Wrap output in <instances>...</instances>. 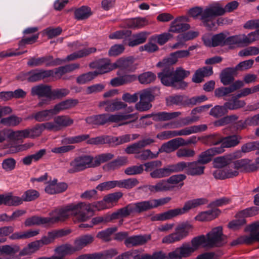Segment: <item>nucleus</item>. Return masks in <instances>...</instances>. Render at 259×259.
<instances>
[{
  "mask_svg": "<svg viewBox=\"0 0 259 259\" xmlns=\"http://www.w3.org/2000/svg\"><path fill=\"white\" fill-rule=\"evenodd\" d=\"M206 237L204 235H202L193 238L191 240L192 246L189 243H184V244H187L189 245V246L192 249V251L191 252V255L192 253H193L196 250H197L199 246L202 245L204 247L205 246V244H206Z\"/></svg>",
  "mask_w": 259,
  "mask_h": 259,
  "instance_id": "nucleus-46",
  "label": "nucleus"
},
{
  "mask_svg": "<svg viewBox=\"0 0 259 259\" xmlns=\"http://www.w3.org/2000/svg\"><path fill=\"white\" fill-rule=\"evenodd\" d=\"M20 250V247L17 245L11 246L5 245L0 246V254L7 255H13Z\"/></svg>",
  "mask_w": 259,
  "mask_h": 259,
  "instance_id": "nucleus-60",
  "label": "nucleus"
},
{
  "mask_svg": "<svg viewBox=\"0 0 259 259\" xmlns=\"http://www.w3.org/2000/svg\"><path fill=\"white\" fill-rule=\"evenodd\" d=\"M69 164L71 168L67 170L69 174H74L88 168L94 167L93 157L87 155L76 157L70 161Z\"/></svg>",
  "mask_w": 259,
  "mask_h": 259,
  "instance_id": "nucleus-5",
  "label": "nucleus"
},
{
  "mask_svg": "<svg viewBox=\"0 0 259 259\" xmlns=\"http://www.w3.org/2000/svg\"><path fill=\"white\" fill-rule=\"evenodd\" d=\"M180 147H181L180 138H176L163 144L157 153L158 154L162 152L169 153L178 149Z\"/></svg>",
  "mask_w": 259,
  "mask_h": 259,
  "instance_id": "nucleus-31",
  "label": "nucleus"
},
{
  "mask_svg": "<svg viewBox=\"0 0 259 259\" xmlns=\"http://www.w3.org/2000/svg\"><path fill=\"white\" fill-rule=\"evenodd\" d=\"M136 213L139 214L137 203H132L118 209L117 211L112 213L110 215L112 221L120 217L126 218L129 215H134Z\"/></svg>",
  "mask_w": 259,
  "mask_h": 259,
  "instance_id": "nucleus-12",
  "label": "nucleus"
},
{
  "mask_svg": "<svg viewBox=\"0 0 259 259\" xmlns=\"http://www.w3.org/2000/svg\"><path fill=\"white\" fill-rule=\"evenodd\" d=\"M243 86V82L238 80L228 87H221L216 89L214 91V96L218 98H221L234 92Z\"/></svg>",
  "mask_w": 259,
  "mask_h": 259,
  "instance_id": "nucleus-20",
  "label": "nucleus"
},
{
  "mask_svg": "<svg viewBox=\"0 0 259 259\" xmlns=\"http://www.w3.org/2000/svg\"><path fill=\"white\" fill-rule=\"evenodd\" d=\"M40 243L39 240L29 243L27 247L20 251L19 255L24 256L36 252L42 247Z\"/></svg>",
  "mask_w": 259,
  "mask_h": 259,
  "instance_id": "nucleus-43",
  "label": "nucleus"
},
{
  "mask_svg": "<svg viewBox=\"0 0 259 259\" xmlns=\"http://www.w3.org/2000/svg\"><path fill=\"white\" fill-rule=\"evenodd\" d=\"M28 74L27 81L29 82H35L53 76L54 71L53 70L35 69L28 71Z\"/></svg>",
  "mask_w": 259,
  "mask_h": 259,
  "instance_id": "nucleus-13",
  "label": "nucleus"
},
{
  "mask_svg": "<svg viewBox=\"0 0 259 259\" xmlns=\"http://www.w3.org/2000/svg\"><path fill=\"white\" fill-rule=\"evenodd\" d=\"M155 90L159 91V89L154 87L153 88L144 90L139 93V97L141 100L150 103L154 100L155 97L153 95V93Z\"/></svg>",
  "mask_w": 259,
  "mask_h": 259,
  "instance_id": "nucleus-52",
  "label": "nucleus"
},
{
  "mask_svg": "<svg viewBox=\"0 0 259 259\" xmlns=\"http://www.w3.org/2000/svg\"><path fill=\"white\" fill-rule=\"evenodd\" d=\"M202 39L204 45L208 47L225 46V34L224 33L213 35L211 37L205 36Z\"/></svg>",
  "mask_w": 259,
  "mask_h": 259,
  "instance_id": "nucleus-23",
  "label": "nucleus"
},
{
  "mask_svg": "<svg viewBox=\"0 0 259 259\" xmlns=\"http://www.w3.org/2000/svg\"><path fill=\"white\" fill-rule=\"evenodd\" d=\"M242 138L239 135H232L227 137H222V144L219 147H217V148H221L222 151L220 153L224 152L225 148H232L237 146L240 143Z\"/></svg>",
  "mask_w": 259,
  "mask_h": 259,
  "instance_id": "nucleus-25",
  "label": "nucleus"
},
{
  "mask_svg": "<svg viewBox=\"0 0 259 259\" xmlns=\"http://www.w3.org/2000/svg\"><path fill=\"white\" fill-rule=\"evenodd\" d=\"M131 141L130 135H124L120 137H113L106 135V144L113 146L121 145Z\"/></svg>",
  "mask_w": 259,
  "mask_h": 259,
  "instance_id": "nucleus-39",
  "label": "nucleus"
},
{
  "mask_svg": "<svg viewBox=\"0 0 259 259\" xmlns=\"http://www.w3.org/2000/svg\"><path fill=\"white\" fill-rule=\"evenodd\" d=\"M54 121L57 124L59 131L62 127L70 126L73 123V120L68 116L59 115L54 118Z\"/></svg>",
  "mask_w": 259,
  "mask_h": 259,
  "instance_id": "nucleus-49",
  "label": "nucleus"
},
{
  "mask_svg": "<svg viewBox=\"0 0 259 259\" xmlns=\"http://www.w3.org/2000/svg\"><path fill=\"white\" fill-rule=\"evenodd\" d=\"M114 66L115 68H119L120 71L123 70L127 72H134L137 68L134 65V59L132 57L120 58L114 64Z\"/></svg>",
  "mask_w": 259,
  "mask_h": 259,
  "instance_id": "nucleus-22",
  "label": "nucleus"
},
{
  "mask_svg": "<svg viewBox=\"0 0 259 259\" xmlns=\"http://www.w3.org/2000/svg\"><path fill=\"white\" fill-rule=\"evenodd\" d=\"M47 59V55L38 58L30 57L27 63V65L31 67L40 66L43 65L46 66L48 61Z\"/></svg>",
  "mask_w": 259,
  "mask_h": 259,
  "instance_id": "nucleus-57",
  "label": "nucleus"
},
{
  "mask_svg": "<svg viewBox=\"0 0 259 259\" xmlns=\"http://www.w3.org/2000/svg\"><path fill=\"white\" fill-rule=\"evenodd\" d=\"M240 97H237V94L233 95L228 102L225 103V105L229 110H237L244 107L246 103L243 100H238Z\"/></svg>",
  "mask_w": 259,
  "mask_h": 259,
  "instance_id": "nucleus-41",
  "label": "nucleus"
},
{
  "mask_svg": "<svg viewBox=\"0 0 259 259\" xmlns=\"http://www.w3.org/2000/svg\"><path fill=\"white\" fill-rule=\"evenodd\" d=\"M174 79L176 89H184L187 86V83L183 80L190 74V72L185 70L182 67L174 70Z\"/></svg>",
  "mask_w": 259,
  "mask_h": 259,
  "instance_id": "nucleus-18",
  "label": "nucleus"
},
{
  "mask_svg": "<svg viewBox=\"0 0 259 259\" xmlns=\"http://www.w3.org/2000/svg\"><path fill=\"white\" fill-rule=\"evenodd\" d=\"M106 115V123L107 122H118L119 121L131 120L130 121L125 122L120 125L127 124L130 122L136 121L138 118V114L137 113L125 114L123 113H119L116 114H105Z\"/></svg>",
  "mask_w": 259,
  "mask_h": 259,
  "instance_id": "nucleus-14",
  "label": "nucleus"
},
{
  "mask_svg": "<svg viewBox=\"0 0 259 259\" xmlns=\"http://www.w3.org/2000/svg\"><path fill=\"white\" fill-rule=\"evenodd\" d=\"M206 237L207 247H219L224 245L227 242V236L223 234V228L221 226L212 229Z\"/></svg>",
  "mask_w": 259,
  "mask_h": 259,
  "instance_id": "nucleus-4",
  "label": "nucleus"
},
{
  "mask_svg": "<svg viewBox=\"0 0 259 259\" xmlns=\"http://www.w3.org/2000/svg\"><path fill=\"white\" fill-rule=\"evenodd\" d=\"M156 75L151 71H147L139 74L137 76L139 82L142 84H148L155 81Z\"/></svg>",
  "mask_w": 259,
  "mask_h": 259,
  "instance_id": "nucleus-48",
  "label": "nucleus"
},
{
  "mask_svg": "<svg viewBox=\"0 0 259 259\" xmlns=\"http://www.w3.org/2000/svg\"><path fill=\"white\" fill-rule=\"evenodd\" d=\"M172 173H177L176 163L163 168H156L150 173V176L153 179H160L169 176Z\"/></svg>",
  "mask_w": 259,
  "mask_h": 259,
  "instance_id": "nucleus-24",
  "label": "nucleus"
},
{
  "mask_svg": "<svg viewBox=\"0 0 259 259\" xmlns=\"http://www.w3.org/2000/svg\"><path fill=\"white\" fill-rule=\"evenodd\" d=\"M192 226L188 223H182L177 225L175 232L165 236L162 239V242L170 244L178 242L186 238L189 234Z\"/></svg>",
  "mask_w": 259,
  "mask_h": 259,
  "instance_id": "nucleus-6",
  "label": "nucleus"
},
{
  "mask_svg": "<svg viewBox=\"0 0 259 259\" xmlns=\"http://www.w3.org/2000/svg\"><path fill=\"white\" fill-rule=\"evenodd\" d=\"M93 210L91 208V204L84 202H79L76 204H69L60 209H56L50 213L51 217L42 218L34 215L27 218L24 223L25 226L30 227L34 225L43 224H50L63 222L67 219L70 214L76 216V219L79 222H85L90 217L88 214L91 213L92 215Z\"/></svg>",
  "mask_w": 259,
  "mask_h": 259,
  "instance_id": "nucleus-1",
  "label": "nucleus"
},
{
  "mask_svg": "<svg viewBox=\"0 0 259 259\" xmlns=\"http://www.w3.org/2000/svg\"><path fill=\"white\" fill-rule=\"evenodd\" d=\"M174 188V186L168 184L167 180H161L157 182L154 185H153V194L158 192L171 191Z\"/></svg>",
  "mask_w": 259,
  "mask_h": 259,
  "instance_id": "nucleus-42",
  "label": "nucleus"
},
{
  "mask_svg": "<svg viewBox=\"0 0 259 259\" xmlns=\"http://www.w3.org/2000/svg\"><path fill=\"white\" fill-rule=\"evenodd\" d=\"M183 17H178L170 24L168 29L169 32L181 33L189 30L190 26L189 24L183 22Z\"/></svg>",
  "mask_w": 259,
  "mask_h": 259,
  "instance_id": "nucleus-28",
  "label": "nucleus"
},
{
  "mask_svg": "<svg viewBox=\"0 0 259 259\" xmlns=\"http://www.w3.org/2000/svg\"><path fill=\"white\" fill-rule=\"evenodd\" d=\"M207 129L206 124L195 125L186 127L180 130H176L175 136H188L193 134H196L205 131Z\"/></svg>",
  "mask_w": 259,
  "mask_h": 259,
  "instance_id": "nucleus-27",
  "label": "nucleus"
},
{
  "mask_svg": "<svg viewBox=\"0 0 259 259\" xmlns=\"http://www.w3.org/2000/svg\"><path fill=\"white\" fill-rule=\"evenodd\" d=\"M170 200V197H167L157 199H150L136 203L139 213H141L142 212L146 211L159 206L163 205L169 202Z\"/></svg>",
  "mask_w": 259,
  "mask_h": 259,
  "instance_id": "nucleus-10",
  "label": "nucleus"
},
{
  "mask_svg": "<svg viewBox=\"0 0 259 259\" xmlns=\"http://www.w3.org/2000/svg\"><path fill=\"white\" fill-rule=\"evenodd\" d=\"M167 64V65L163 67L161 72L158 73L157 76L163 84L167 87H172L175 89L174 67L171 64Z\"/></svg>",
  "mask_w": 259,
  "mask_h": 259,
  "instance_id": "nucleus-11",
  "label": "nucleus"
},
{
  "mask_svg": "<svg viewBox=\"0 0 259 259\" xmlns=\"http://www.w3.org/2000/svg\"><path fill=\"white\" fill-rule=\"evenodd\" d=\"M139 184V181L136 178H129L122 180L118 181V187L131 189Z\"/></svg>",
  "mask_w": 259,
  "mask_h": 259,
  "instance_id": "nucleus-54",
  "label": "nucleus"
},
{
  "mask_svg": "<svg viewBox=\"0 0 259 259\" xmlns=\"http://www.w3.org/2000/svg\"><path fill=\"white\" fill-rule=\"evenodd\" d=\"M147 23L145 18H136L127 20L126 24L128 28L139 29L145 26Z\"/></svg>",
  "mask_w": 259,
  "mask_h": 259,
  "instance_id": "nucleus-53",
  "label": "nucleus"
},
{
  "mask_svg": "<svg viewBox=\"0 0 259 259\" xmlns=\"http://www.w3.org/2000/svg\"><path fill=\"white\" fill-rule=\"evenodd\" d=\"M55 254L52 255L54 259H66V256L74 254L72 244L65 243L56 246L54 250Z\"/></svg>",
  "mask_w": 259,
  "mask_h": 259,
  "instance_id": "nucleus-17",
  "label": "nucleus"
},
{
  "mask_svg": "<svg viewBox=\"0 0 259 259\" xmlns=\"http://www.w3.org/2000/svg\"><path fill=\"white\" fill-rule=\"evenodd\" d=\"M190 55L189 51L180 50L171 54V57L166 59H164L162 62H158V66H160L161 64H171L173 65L177 62L178 58H181L188 57Z\"/></svg>",
  "mask_w": 259,
  "mask_h": 259,
  "instance_id": "nucleus-35",
  "label": "nucleus"
},
{
  "mask_svg": "<svg viewBox=\"0 0 259 259\" xmlns=\"http://www.w3.org/2000/svg\"><path fill=\"white\" fill-rule=\"evenodd\" d=\"M100 107H103L106 112H111L120 110L127 107V104L116 99L107 100L99 103Z\"/></svg>",
  "mask_w": 259,
  "mask_h": 259,
  "instance_id": "nucleus-15",
  "label": "nucleus"
},
{
  "mask_svg": "<svg viewBox=\"0 0 259 259\" xmlns=\"http://www.w3.org/2000/svg\"><path fill=\"white\" fill-rule=\"evenodd\" d=\"M241 157V152L237 151L226 156L217 157L214 160V166L218 168H224L235 158Z\"/></svg>",
  "mask_w": 259,
  "mask_h": 259,
  "instance_id": "nucleus-29",
  "label": "nucleus"
},
{
  "mask_svg": "<svg viewBox=\"0 0 259 259\" xmlns=\"http://www.w3.org/2000/svg\"><path fill=\"white\" fill-rule=\"evenodd\" d=\"M238 3L234 1L228 3L224 8L217 4L213 5L214 18L223 15L226 12H231L236 9L238 6Z\"/></svg>",
  "mask_w": 259,
  "mask_h": 259,
  "instance_id": "nucleus-30",
  "label": "nucleus"
},
{
  "mask_svg": "<svg viewBox=\"0 0 259 259\" xmlns=\"http://www.w3.org/2000/svg\"><path fill=\"white\" fill-rule=\"evenodd\" d=\"M85 121L91 125H103L106 123V115L102 114L89 116L85 118Z\"/></svg>",
  "mask_w": 259,
  "mask_h": 259,
  "instance_id": "nucleus-50",
  "label": "nucleus"
},
{
  "mask_svg": "<svg viewBox=\"0 0 259 259\" xmlns=\"http://www.w3.org/2000/svg\"><path fill=\"white\" fill-rule=\"evenodd\" d=\"M237 74L238 73L234 67L226 68L220 73L221 82L224 85H230L234 82V76Z\"/></svg>",
  "mask_w": 259,
  "mask_h": 259,
  "instance_id": "nucleus-26",
  "label": "nucleus"
},
{
  "mask_svg": "<svg viewBox=\"0 0 259 259\" xmlns=\"http://www.w3.org/2000/svg\"><path fill=\"white\" fill-rule=\"evenodd\" d=\"M177 172L186 170L188 175L200 176L204 174L205 166L198 160L193 162L180 161L176 163Z\"/></svg>",
  "mask_w": 259,
  "mask_h": 259,
  "instance_id": "nucleus-8",
  "label": "nucleus"
},
{
  "mask_svg": "<svg viewBox=\"0 0 259 259\" xmlns=\"http://www.w3.org/2000/svg\"><path fill=\"white\" fill-rule=\"evenodd\" d=\"M67 187V184L63 182L58 184H49L45 188V191L49 194H55L64 192Z\"/></svg>",
  "mask_w": 259,
  "mask_h": 259,
  "instance_id": "nucleus-40",
  "label": "nucleus"
},
{
  "mask_svg": "<svg viewBox=\"0 0 259 259\" xmlns=\"http://www.w3.org/2000/svg\"><path fill=\"white\" fill-rule=\"evenodd\" d=\"M56 115L53 108L36 112L32 115V118L36 121L41 122L51 120Z\"/></svg>",
  "mask_w": 259,
  "mask_h": 259,
  "instance_id": "nucleus-34",
  "label": "nucleus"
},
{
  "mask_svg": "<svg viewBox=\"0 0 259 259\" xmlns=\"http://www.w3.org/2000/svg\"><path fill=\"white\" fill-rule=\"evenodd\" d=\"M118 253L116 248H111L102 252H96L97 259H110Z\"/></svg>",
  "mask_w": 259,
  "mask_h": 259,
  "instance_id": "nucleus-64",
  "label": "nucleus"
},
{
  "mask_svg": "<svg viewBox=\"0 0 259 259\" xmlns=\"http://www.w3.org/2000/svg\"><path fill=\"white\" fill-rule=\"evenodd\" d=\"M98 76L97 72L90 71L86 73H83L76 78V82L80 84L87 83L92 80Z\"/></svg>",
  "mask_w": 259,
  "mask_h": 259,
  "instance_id": "nucleus-56",
  "label": "nucleus"
},
{
  "mask_svg": "<svg viewBox=\"0 0 259 259\" xmlns=\"http://www.w3.org/2000/svg\"><path fill=\"white\" fill-rule=\"evenodd\" d=\"M78 103L77 100L68 99L55 105L53 109L56 115L61 111L67 110L75 106Z\"/></svg>",
  "mask_w": 259,
  "mask_h": 259,
  "instance_id": "nucleus-37",
  "label": "nucleus"
},
{
  "mask_svg": "<svg viewBox=\"0 0 259 259\" xmlns=\"http://www.w3.org/2000/svg\"><path fill=\"white\" fill-rule=\"evenodd\" d=\"M213 74L211 67H203L197 69L192 77V81L195 83H200L203 81V78L209 76Z\"/></svg>",
  "mask_w": 259,
  "mask_h": 259,
  "instance_id": "nucleus-33",
  "label": "nucleus"
},
{
  "mask_svg": "<svg viewBox=\"0 0 259 259\" xmlns=\"http://www.w3.org/2000/svg\"><path fill=\"white\" fill-rule=\"evenodd\" d=\"M118 77L112 78L110 80V84L113 87H119L124 84L131 83L137 80V76L136 74H126L121 75L120 71L117 72Z\"/></svg>",
  "mask_w": 259,
  "mask_h": 259,
  "instance_id": "nucleus-19",
  "label": "nucleus"
},
{
  "mask_svg": "<svg viewBox=\"0 0 259 259\" xmlns=\"http://www.w3.org/2000/svg\"><path fill=\"white\" fill-rule=\"evenodd\" d=\"M96 51V48L94 47L84 48L68 55L65 61H70L86 57L92 53H95Z\"/></svg>",
  "mask_w": 259,
  "mask_h": 259,
  "instance_id": "nucleus-36",
  "label": "nucleus"
},
{
  "mask_svg": "<svg viewBox=\"0 0 259 259\" xmlns=\"http://www.w3.org/2000/svg\"><path fill=\"white\" fill-rule=\"evenodd\" d=\"M222 151L221 148H217V147L208 149L205 151L201 153L198 157V161L203 165L210 162L211 158L215 154H220Z\"/></svg>",
  "mask_w": 259,
  "mask_h": 259,
  "instance_id": "nucleus-32",
  "label": "nucleus"
},
{
  "mask_svg": "<svg viewBox=\"0 0 259 259\" xmlns=\"http://www.w3.org/2000/svg\"><path fill=\"white\" fill-rule=\"evenodd\" d=\"M208 202L205 198H199L186 201L182 208L169 209L163 213L157 214L151 218L152 221H163L170 220L187 213L190 209L205 204Z\"/></svg>",
  "mask_w": 259,
  "mask_h": 259,
  "instance_id": "nucleus-2",
  "label": "nucleus"
},
{
  "mask_svg": "<svg viewBox=\"0 0 259 259\" xmlns=\"http://www.w3.org/2000/svg\"><path fill=\"white\" fill-rule=\"evenodd\" d=\"M51 88V85L43 83L31 88L30 94L32 96H37L38 98H45L38 102L37 105L38 107H41L50 104Z\"/></svg>",
  "mask_w": 259,
  "mask_h": 259,
  "instance_id": "nucleus-7",
  "label": "nucleus"
},
{
  "mask_svg": "<svg viewBox=\"0 0 259 259\" xmlns=\"http://www.w3.org/2000/svg\"><path fill=\"white\" fill-rule=\"evenodd\" d=\"M114 157V155L111 153H105L93 157V163L94 167L99 166L101 163L106 162Z\"/></svg>",
  "mask_w": 259,
  "mask_h": 259,
  "instance_id": "nucleus-59",
  "label": "nucleus"
},
{
  "mask_svg": "<svg viewBox=\"0 0 259 259\" xmlns=\"http://www.w3.org/2000/svg\"><path fill=\"white\" fill-rule=\"evenodd\" d=\"M184 98L185 97L182 95L171 96L166 98V104L168 106L174 105L177 106L184 105Z\"/></svg>",
  "mask_w": 259,
  "mask_h": 259,
  "instance_id": "nucleus-58",
  "label": "nucleus"
},
{
  "mask_svg": "<svg viewBox=\"0 0 259 259\" xmlns=\"http://www.w3.org/2000/svg\"><path fill=\"white\" fill-rule=\"evenodd\" d=\"M90 138V135L88 134H82L80 135L69 137L64 139V143L68 144H73L79 143L81 142L84 141Z\"/></svg>",
  "mask_w": 259,
  "mask_h": 259,
  "instance_id": "nucleus-63",
  "label": "nucleus"
},
{
  "mask_svg": "<svg viewBox=\"0 0 259 259\" xmlns=\"http://www.w3.org/2000/svg\"><path fill=\"white\" fill-rule=\"evenodd\" d=\"M39 233L38 230H28L26 232H15L9 238L11 240L25 239L34 237Z\"/></svg>",
  "mask_w": 259,
  "mask_h": 259,
  "instance_id": "nucleus-44",
  "label": "nucleus"
},
{
  "mask_svg": "<svg viewBox=\"0 0 259 259\" xmlns=\"http://www.w3.org/2000/svg\"><path fill=\"white\" fill-rule=\"evenodd\" d=\"M181 114L180 112H160L155 114V116L159 121H167L174 119Z\"/></svg>",
  "mask_w": 259,
  "mask_h": 259,
  "instance_id": "nucleus-55",
  "label": "nucleus"
},
{
  "mask_svg": "<svg viewBox=\"0 0 259 259\" xmlns=\"http://www.w3.org/2000/svg\"><path fill=\"white\" fill-rule=\"evenodd\" d=\"M41 123H37L31 128L25 129L24 134L29 138H35L40 136L42 132L43 127Z\"/></svg>",
  "mask_w": 259,
  "mask_h": 259,
  "instance_id": "nucleus-47",
  "label": "nucleus"
},
{
  "mask_svg": "<svg viewBox=\"0 0 259 259\" xmlns=\"http://www.w3.org/2000/svg\"><path fill=\"white\" fill-rule=\"evenodd\" d=\"M200 141L205 145H217L222 144V137L219 134L214 133L201 137Z\"/></svg>",
  "mask_w": 259,
  "mask_h": 259,
  "instance_id": "nucleus-38",
  "label": "nucleus"
},
{
  "mask_svg": "<svg viewBox=\"0 0 259 259\" xmlns=\"http://www.w3.org/2000/svg\"><path fill=\"white\" fill-rule=\"evenodd\" d=\"M257 151V153L259 154V141H253L247 143L243 145L241 147V157L242 156V152L246 153L252 151Z\"/></svg>",
  "mask_w": 259,
  "mask_h": 259,
  "instance_id": "nucleus-61",
  "label": "nucleus"
},
{
  "mask_svg": "<svg viewBox=\"0 0 259 259\" xmlns=\"http://www.w3.org/2000/svg\"><path fill=\"white\" fill-rule=\"evenodd\" d=\"M91 15V9L87 6H82L74 11L75 18L78 20L87 19Z\"/></svg>",
  "mask_w": 259,
  "mask_h": 259,
  "instance_id": "nucleus-51",
  "label": "nucleus"
},
{
  "mask_svg": "<svg viewBox=\"0 0 259 259\" xmlns=\"http://www.w3.org/2000/svg\"><path fill=\"white\" fill-rule=\"evenodd\" d=\"M151 238V237L150 234L134 235L126 238L124 243L126 247L131 248L134 246L144 245L150 240Z\"/></svg>",
  "mask_w": 259,
  "mask_h": 259,
  "instance_id": "nucleus-16",
  "label": "nucleus"
},
{
  "mask_svg": "<svg viewBox=\"0 0 259 259\" xmlns=\"http://www.w3.org/2000/svg\"><path fill=\"white\" fill-rule=\"evenodd\" d=\"M228 108L225 105V103L223 106H215L213 108H211L210 111V115L215 117L218 118L222 117L227 113Z\"/></svg>",
  "mask_w": 259,
  "mask_h": 259,
  "instance_id": "nucleus-62",
  "label": "nucleus"
},
{
  "mask_svg": "<svg viewBox=\"0 0 259 259\" xmlns=\"http://www.w3.org/2000/svg\"><path fill=\"white\" fill-rule=\"evenodd\" d=\"M214 12L213 5H211L204 9L200 7L193 8L189 10V14L194 18L200 16L203 25L210 30L215 26Z\"/></svg>",
  "mask_w": 259,
  "mask_h": 259,
  "instance_id": "nucleus-3",
  "label": "nucleus"
},
{
  "mask_svg": "<svg viewBox=\"0 0 259 259\" xmlns=\"http://www.w3.org/2000/svg\"><path fill=\"white\" fill-rule=\"evenodd\" d=\"M192 251L189 245L183 243L167 254L161 251H159V254L160 259H183L191 256V252Z\"/></svg>",
  "mask_w": 259,
  "mask_h": 259,
  "instance_id": "nucleus-9",
  "label": "nucleus"
},
{
  "mask_svg": "<svg viewBox=\"0 0 259 259\" xmlns=\"http://www.w3.org/2000/svg\"><path fill=\"white\" fill-rule=\"evenodd\" d=\"M198 119L199 117L198 116H193L192 117H186L180 119V122L177 123L176 124L172 123H168L163 126V127L166 128V126H170L171 128L180 127L191 124L196 122Z\"/></svg>",
  "mask_w": 259,
  "mask_h": 259,
  "instance_id": "nucleus-45",
  "label": "nucleus"
},
{
  "mask_svg": "<svg viewBox=\"0 0 259 259\" xmlns=\"http://www.w3.org/2000/svg\"><path fill=\"white\" fill-rule=\"evenodd\" d=\"M94 240V238L91 235H84L75 238L72 244L74 253L80 251L84 247L91 244Z\"/></svg>",
  "mask_w": 259,
  "mask_h": 259,
  "instance_id": "nucleus-21",
  "label": "nucleus"
}]
</instances>
